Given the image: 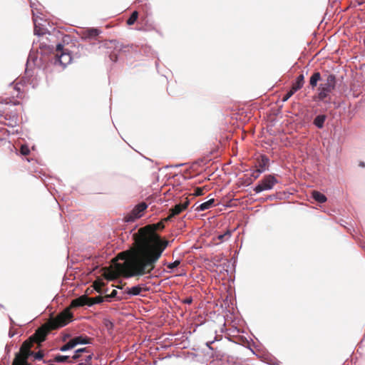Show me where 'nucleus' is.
Here are the masks:
<instances>
[{"label":"nucleus","mask_w":365,"mask_h":365,"mask_svg":"<svg viewBox=\"0 0 365 365\" xmlns=\"http://www.w3.org/2000/svg\"><path fill=\"white\" fill-rule=\"evenodd\" d=\"M81 48V49H83L84 46L83 45H78V48Z\"/></svg>","instance_id":"4c0bfd02"},{"label":"nucleus","mask_w":365,"mask_h":365,"mask_svg":"<svg viewBox=\"0 0 365 365\" xmlns=\"http://www.w3.org/2000/svg\"><path fill=\"white\" fill-rule=\"evenodd\" d=\"M269 160L266 155H262L261 160L258 163L257 169H263L264 172L266 170V167L268 165Z\"/></svg>","instance_id":"6ab92c4d"},{"label":"nucleus","mask_w":365,"mask_h":365,"mask_svg":"<svg viewBox=\"0 0 365 365\" xmlns=\"http://www.w3.org/2000/svg\"><path fill=\"white\" fill-rule=\"evenodd\" d=\"M180 264V260L179 259H177L173 262H169L167 264V267L170 269H173L174 268L177 267L178 266H179Z\"/></svg>","instance_id":"a878e982"},{"label":"nucleus","mask_w":365,"mask_h":365,"mask_svg":"<svg viewBox=\"0 0 365 365\" xmlns=\"http://www.w3.org/2000/svg\"><path fill=\"white\" fill-rule=\"evenodd\" d=\"M103 324L105 329L108 332V334H111L113 333V329L114 327L113 323L108 319H104L103 320Z\"/></svg>","instance_id":"aec40b11"},{"label":"nucleus","mask_w":365,"mask_h":365,"mask_svg":"<svg viewBox=\"0 0 365 365\" xmlns=\"http://www.w3.org/2000/svg\"><path fill=\"white\" fill-rule=\"evenodd\" d=\"M214 203H215V199L210 198L208 200H207L206 202H204L200 204L198 206H197L195 207V210L197 212L205 211V210H208L210 207H212L214 205Z\"/></svg>","instance_id":"ddd939ff"},{"label":"nucleus","mask_w":365,"mask_h":365,"mask_svg":"<svg viewBox=\"0 0 365 365\" xmlns=\"http://www.w3.org/2000/svg\"><path fill=\"white\" fill-rule=\"evenodd\" d=\"M322 79L321 73L319 71L314 72L309 78V85L311 86L312 90H314L317 86L318 82Z\"/></svg>","instance_id":"4468645a"},{"label":"nucleus","mask_w":365,"mask_h":365,"mask_svg":"<svg viewBox=\"0 0 365 365\" xmlns=\"http://www.w3.org/2000/svg\"><path fill=\"white\" fill-rule=\"evenodd\" d=\"M314 101L317 103L319 105L324 106L326 109L330 108L332 105L335 108L339 107V104L336 103L334 101H333L330 95H329V97L326 98L325 100Z\"/></svg>","instance_id":"f8f14e48"},{"label":"nucleus","mask_w":365,"mask_h":365,"mask_svg":"<svg viewBox=\"0 0 365 365\" xmlns=\"http://www.w3.org/2000/svg\"><path fill=\"white\" fill-rule=\"evenodd\" d=\"M53 361L57 363L72 362L68 356L57 355L54 357Z\"/></svg>","instance_id":"412c9836"},{"label":"nucleus","mask_w":365,"mask_h":365,"mask_svg":"<svg viewBox=\"0 0 365 365\" xmlns=\"http://www.w3.org/2000/svg\"><path fill=\"white\" fill-rule=\"evenodd\" d=\"M360 165H361V166H364V163H361V164H360Z\"/></svg>","instance_id":"37998d69"},{"label":"nucleus","mask_w":365,"mask_h":365,"mask_svg":"<svg viewBox=\"0 0 365 365\" xmlns=\"http://www.w3.org/2000/svg\"><path fill=\"white\" fill-rule=\"evenodd\" d=\"M20 153L22 155H27L30 153V150L26 145H22L20 148Z\"/></svg>","instance_id":"bb28decb"},{"label":"nucleus","mask_w":365,"mask_h":365,"mask_svg":"<svg viewBox=\"0 0 365 365\" xmlns=\"http://www.w3.org/2000/svg\"><path fill=\"white\" fill-rule=\"evenodd\" d=\"M192 298H185V299L183 300V303H185V304H191V303H192Z\"/></svg>","instance_id":"72a5a7b5"},{"label":"nucleus","mask_w":365,"mask_h":365,"mask_svg":"<svg viewBox=\"0 0 365 365\" xmlns=\"http://www.w3.org/2000/svg\"><path fill=\"white\" fill-rule=\"evenodd\" d=\"M230 235H231V232L229 230H227L224 234L220 235L218 236V239L220 240L221 241H225L230 238Z\"/></svg>","instance_id":"c85d7f7f"},{"label":"nucleus","mask_w":365,"mask_h":365,"mask_svg":"<svg viewBox=\"0 0 365 365\" xmlns=\"http://www.w3.org/2000/svg\"><path fill=\"white\" fill-rule=\"evenodd\" d=\"M168 245L165 240L150 242L145 237H139L135 240L134 247L118 255L123 262L113 264L112 275L128 278L150 274Z\"/></svg>","instance_id":"f257e3e1"},{"label":"nucleus","mask_w":365,"mask_h":365,"mask_svg":"<svg viewBox=\"0 0 365 365\" xmlns=\"http://www.w3.org/2000/svg\"><path fill=\"white\" fill-rule=\"evenodd\" d=\"M93 353L88 348L78 349L72 356L73 360L80 359L78 365H91Z\"/></svg>","instance_id":"0eeeda50"},{"label":"nucleus","mask_w":365,"mask_h":365,"mask_svg":"<svg viewBox=\"0 0 365 365\" xmlns=\"http://www.w3.org/2000/svg\"><path fill=\"white\" fill-rule=\"evenodd\" d=\"M138 13L137 11H134L131 15L130 16V17L127 19V24L128 26H131V25H133L135 24V22L136 21V20L138 19Z\"/></svg>","instance_id":"4be33fe9"},{"label":"nucleus","mask_w":365,"mask_h":365,"mask_svg":"<svg viewBox=\"0 0 365 365\" xmlns=\"http://www.w3.org/2000/svg\"><path fill=\"white\" fill-rule=\"evenodd\" d=\"M203 195V189L202 187H196L194 190V195L200 196Z\"/></svg>","instance_id":"2f4dec72"},{"label":"nucleus","mask_w":365,"mask_h":365,"mask_svg":"<svg viewBox=\"0 0 365 365\" xmlns=\"http://www.w3.org/2000/svg\"><path fill=\"white\" fill-rule=\"evenodd\" d=\"M336 86V78L334 73L327 75L326 81L320 83L318 88V92L313 96V101H323L329 97Z\"/></svg>","instance_id":"7ed1b4c3"},{"label":"nucleus","mask_w":365,"mask_h":365,"mask_svg":"<svg viewBox=\"0 0 365 365\" xmlns=\"http://www.w3.org/2000/svg\"><path fill=\"white\" fill-rule=\"evenodd\" d=\"M183 165H184L183 163L176 164V165H167L166 168H178V167H181Z\"/></svg>","instance_id":"f704fd0d"},{"label":"nucleus","mask_w":365,"mask_h":365,"mask_svg":"<svg viewBox=\"0 0 365 365\" xmlns=\"http://www.w3.org/2000/svg\"><path fill=\"white\" fill-rule=\"evenodd\" d=\"M80 297H88V296H87V294H84L81 295Z\"/></svg>","instance_id":"ea45409f"},{"label":"nucleus","mask_w":365,"mask_h":365,"mask_svg":"<svg viewBox=\"0 0 365 365\" xmlns=\"http://www.w3.org/2000/svg\"><path fill=\"white\" fill-rule=\"evenodd\" d=\"M312 197L319 203H324L327 200V197L323 193L317 190H313L312 192Z\"/></svg>","instance_id":"dca6fc26"},{"label":"nucleus","mask_w":365,"mask_h":365,"mask_svg":"<svg viewBox=\"0 0 365 365\" xmlns=\"http://www.w3.org/2000/svg\"><path fill=\"white\" fill-rule=\"evenodd\" d=\"M184 210L180 203L176 204L174 207H171L170 212H172L173 216H176L181 213Z\"/></svg>","instance_id":"5701e85b"},{"label":"nucleus","mask_w":365,"mask_h":365,"mask_svg":"<svg viewBox=\"0 0 365 365\" xmlns=\"http://www.w3.org/2000/svg\"><path fill=\"white\" fill-rule=\"evenodd\" d=\"M101 33L102 31L98 28H88L82 31L81 34V39L85 41L96 40L97 36Z\"/></svg>","instance_id":"9d476101"},{"label":"nucleus","mask_w":365,"mask_h":365,"mask_svg":"<svg viewBox=\"0 0 365 365\" xmlns=\"http://www.w3.org/2000/svg\"><path fill=\"white\" fill-rule=\"evenodd\" d=\"M278 183V180L273 175H267L257 185L253 188L255 193H259L265 190H269L273 188L275 184Z\"/></svg>","instance_id":"423d86ee"},{"label":"nucleus","mask_w":365,"mask_h":365,"mask_svg":"<svg viewBox=\"0 0 365 365\" xmlns=\"http://www.w3.org/2000/svg\"><path fill=\"white\" fill-rule=\"evenodd\" d=\"M74 348L73 345V343L71 341V340H70L68 342H67L66 344H64L63 346H62L61 348H60V350L61 351H66L67 350H69V349H71Z\"/></svg>","instance_id":"b1692460"},{"label":"nucleus","mask_w":365,"mask_h":365,"mask_svg":"<svg viewBox=\"0 0 365 365\" xmlns=\"http://www.w3.org/2000/svg\"><path fill=\"white\" fill-rule=\"evenodd\" d=\"M264 173V170L263 169H256L255 170L252 171V174H251V177H252L254 178V180H256L257 179L259 175Z\"/></svg>","instance_id":"393cba45"},{"label":"nucleus","mask_w":365,"mask_h":365,"mask_svg":"<svg viewBox=\"0 0 365 365\" xmlns=\"http://www.w3.org/2000/svg\"><path fill=\"white\" fill-rule=\"evenodd\" d=\"M143 288L140 285H135L133 287H128L125 284H120L117 287V289H113L111 292L108 294H106L104 297H135L139 295L140 297H145L142 294L141 292ZM98 297H101L98 295Z\"/></svg>","instance_id":"20e7f679"},{"label":"nucleus","mask_w":365,"mask_h":365,"mask_svg":"<svg viewBox=\"0 0 365 365\" xmlns=\"http://www.w3.org/2000/svg\"><path fill=\"white\" fill-rule=\"evenodd\" d=\"M175 217V216H173V215H172V212H170V215H168V216L165 219V221H167V222H168V221H170V220H171V219H172L173 217Z\"/></svg>","instance_id":"c9c22d12"},{"label":"nucleus","mask_w":365,"mask_h":365,"mask_svg":"<svg viewBox=\"0 0 365 365\" xmlns=\"http://www.w3.org/2000/svg\"><path fill=\"white\" fill-rule=\"evenodd\" d=\"M56 50L57 52L61 53L62 51H67L68 50L63 49V45L61 43H58L56 46Z\"/></svg>","instance_id":"473e14b6"},{"label":"nucleus","mask_w":365,"mask_h":365,"mask_svg":"<svg viewBox=\"0 0 365 365\" xmlns=\"http://www.w3.org/2000/svg\"><path fill=\"white\" fill-rule=\"evenodd\" d=\"M15 89H16V90H19V88L17 86H15Z\"/></svg>","instance_id":"a19ab883"},{"label":"nucleus","mask_w":365,"mask_h":365,"mask_svg":"<svg viewBox=\"0 0 365 365\" xmlns=\"http://www.w3.org/2000/svg\"><path fill=\"white\" fill-rule=\"evenodd\" d=\"M34 356V359L36 360H41L43 357V353L42 351H39L36 353L33 354Z\"/></svg>","instance_id":"c756f323"},{"label":"nucleus","mask_w":365,"mask_h":365,"mask_svg":"<svg viewBox=\"0 0 365 365\" xmlns=\"http://www.w3.org/2000/svg\"><path fill=\"white\" fill-rule=\"evenodd\" d=\"M147 207L148 205L145 202H142L135 205V207L133 208L132 211V214L134 216V217L140 218L142 216L143 212L146 210Z\"/></svg>","instance_id":"9b49d317"},{"label":"nucleus","mask_w":365,"mask_h":365,"mask_svg":"<svg viewBox=\"0 0 365 365\" xmlns=\"http://www.w3.org/2000/svg\"><path fill=\"white\" fill-rule=\"evenodd\" d=\"M72 61L71 53L67 51H62L61 53H56L51 59V63L55 65L61 66L63 68H65L68 64Z\"/></svg>","instance_id":"6e6552de"},{"label":"nucleus","mask_w":365,"mask_h":365,"mask_svg":"<svg viewBox=\"0 0 365 365\" xmlns=\"http://www.w3.org/2000/svg\"><path fill=\"white\" fill-rule=\"evenodd\" d=\"M144 0H138V2H143Z\"/></svg>","instance_id":"79ce46f5"},{"label":"nucleus","mask_w":365,"mask_h":365,"mask_svg":"<svg viewBox=\"0 0 365 365\" xmlns=\"http://www.w3.org/2000/svg\"><path fill=\"white\" fill-rule=\"evenodd\" d=\"M28 358L26 356L19 353L14 359L13 365H29L27 362Z\"/></svg>","instance_id":"f3484780"},{"label":"nucleus","mask_w":365,"mask_h":365,"mask_svg":"<svg viewBox=\"0 0 365 365\" xmlns=\"http://www.w3.org/2000/svg\"><path fill=\"white\" fill-rule=\"evenodd\" d=\"M71 340L74 347H76L78 344H86L90 343V339L87 336H84L82 335L76 336L71 339Z\"/></svg>","instance_id":"2eb2a0df"},{"label":"nucleus","mask_w":365,"mask_h":365,"mask_svg":"<svg viewBox=\"0 0 365 365\" xmlns=\"http://www.w3.org/2000/svg\"><path fill=\"white\" fill-rule=\"evenodd\" d=\"M180 204L181 205L182 209L185 210L188 207L190 204V200L185 198L183 201H181Z\"/></svg>","instance_id":"7c9ffc66"},{"label":"nucleus","mask_w":365,"mask_h":365,"mask_svg":"<svg viewBox=\"0 0 365 365\" xmlns=\"http://www.w3.org/2000/svg\"><path fill=\"white\" fill-rule=\"evenodd\" d=\"M327 119V116L324 114L318 115L314 120V125L318 128H322L324 127V122Z\"/></svg>","instance_id":"a211bd4d"},{"label":"nucleus","mask_w":365,"mask_h":365,"mask_svg":"<svg viewBox=\"0 0 365 365\" xmlns=\"http://www.w3.org/2000/svg\"><path fill=\"white\" fill-rule=\"evenodd\" d=\"M36 60H37V56H36V54L30 52V53L28 56L26 66H28V64H29L31 63V61H32L35 64V62Z\"/></svg>","instance_id":"cd10ccee"},{"label":"nucleus","mask_w":365,"mask_h":365,"mask_svg":"<svg viewBox=\"0 0 365 365\" xmlns=\"http://www.w3.org/2000/svg\"><path fill=\"white\" fill-rule=\"evenodd\" d=\"M213 343V341H207L206 343L207 346L210 348V349H212V347L210 346V345Z\"/></svg>","instance_id":"e433bc0d"},{"label":"nucleus","mask_w":365,"mask_h":365,"mask_svg":"<svg viewBox=\"0 0 365 365\" xmlns=\"http://www.w3.org/2000/svg\"><path fill=\"white\" fill-rule=\"evenodd\" d=\"M29 1H30V6L32 9L33 21L34 24V34L38 36H42L47 33L48 30L46 28H45L44 25L41 24V21H43V19L37 15V14L41 13L35 7V3H34L31 0ZM45 21H44V22Z\"/></svg>","instance_id":"39448f33"},{"label":"nucleus","mask_w":365,"mask_h":365,"mask_svg":"<svg viewBox=\"0 0 365 365\" xmlns=\"http://www.w3.org/2000/svg\"><path fill=\"white\" fill-rule=\"evenodd\" d=\"M252 181L251 180L250 182H248L247 185L252 184Z\"/></svg>","instance_id":"c03bdc74"},{"label":"nucleus","mask_w":365,"mask_h":365,"mask_svg":"<svg viewBox=\"0 0 365 365\" xmlns=\"http://www.w3.org/2000/svg\"><path fill=\"white\" fill-rule=\"evenodd\" d=\"M304 83V75L301 73L299 75L295 81L292 83V88L283 97L282 102H286L289 98H291L297 91L301 89Z\"/></svg>","instance_id":"1a4fd4ad"},{"label":"nucleus","mask_w":365,"mask_h":365,"mask_svg":"<svg viewBox=\"0 0 365 365\" xmlns=\"http://www.w3.org/2000/svg\"><path fill=\"white\" fill-rule=\"evenodd\" d=\"M158 65H159L158 61H156V62H155V66H156L157 68H158Z\"/></svg>","instance_id":"58836bf2"},{"label":"nucleus","mask_w":365,"mask_h":365,"mask_svg":"<svg viewBox=\"0 0 365 365\" xmlns=\"http://www.w3.org/2000/svg\"><path fill=\"white\" fill-rule=\"evenodd\" d=\"M105 298H76L71 302L69 307L66 308L55 318L50 319L46 323L39 327L36 332L29 338V339L25 341L21 348L19 353L29 357L32 355L34 352L31 351V348L33 346L34 342L40 344L46 339L48 334L56 329L66 326L71 322L73 315L70 312L71 308H75L88 305L91 307L96 304H100L104 302ZM106 301L111 302V298H106Z\"/></svg>","instance_id":"f03ea898"}]
</instances>
